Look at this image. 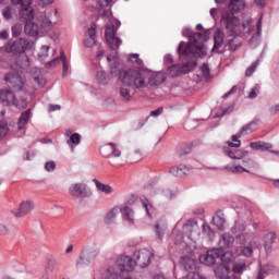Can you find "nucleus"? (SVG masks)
Segmentation results:
<instances>
[{"label": "nucleus", "instance_id": "f257e3e1", "mask_svg": "<svg viewBox=\"0 0 279 279\" xmlns=\"http://www.w3.org/2000/svg\"><path fill=\"white\" fill-rule=\"evenodd\" d=\"M220 25L231 33L225 45L228 51H236L243 45L241 34H250L252 32V20L241 24L239 17L234 16V12H225L221 16Z\"/></svg>", "mask_w": 279, "mask_h": 279}, {"label": "nucleus", "instance_id": "f03ea898", "mask_svg": "<svg viewBox=\"0 0 279 279\" xmlns=\"http://www.w3.org/2000/svg\"><path fill=\"white\" fill-rule=\"evenodd\" d=\"M182 34L190 38V43H180L178 48L179 56H201L204 51V44L201 40H206V36L202 35V33H193L189 28L183 29Z\"/></svg>", "mask_w": 279, "mask_h": 279}, {"label": "nucleus", "instance_id": "7ed1b4c3", "mask_svg": "<svg viewBox=\"0 0 279 279\" xmlns=\"http://www.w3.org/2000/svg\"><path fill=\"white\" fill-rule=\"evenodd\" d=\"M119 80L124 86H130L135 90H143L149 87V71L130 70L120 71Z\"/></svg>", "mask_w": 279, "mask_h": 279}, {"label": "nucleus", "instance_id": "20e7f679", "mask_svg": "<svg viewBox=\"0 0 279 279\" xmlns=\"http://www.w3.org/2000/svg\"><path fill=\"white\" fill-rule=\"evenodd\" d=\"M119 27H121V22L119 21L108 22L106 26L105 38L112 51H117V49H119V47H121V45L123 44L121 38L117 37V32L119 31Z\"/></svg>", "mask_w": 279, "mask_h": 279}, {"label": "nucleus", "instance_id": "39448f33", "mask_svg": "<svg viewBox=\"0 0 279 279\" xmlns=\"http://www.w3.org/2000/svg\"><path fill=\"white\" fill-rule=\"evenodd\" d=\"M217 258H220L222 263H230L232 260V255L223 253V248H214L208 251L206 255H201L199 263L210 267L217 262Z\"/></svg>", "mask_w": 279, "mask_h": 279}, {"label": "nucleus", "instance_id": "423d86ee", "mask_svg": "<svg viewBox=\"0 0 279 279\" xmlns=\"http://www.w3.org/2000/svg\"><path fill=\"white\" fill-rule=\"evenodd\" d=\"M99 247L97 246H84L81 251L78 260L76 262V267L89 265V263H93V260L99 256Z\"/></svg>", "mask_w": 279, "mask_h": 279}, {"label": "nucleus", "instance_id": "0eeeda50", "mask_svg": "<svg viewBox=\"0 0 279 279\" xmlns=\"http://www.w3.org/2000/svg\"><path fill=\"white\" fill-rule=\"evenodd\" d=\"M0 101H2V104H5V106H15V108H20L22 110L27 108V100H16V98L14 97V93H12V90L10 89L0 90Z\"/></svg>", "mask_w": 279, "mask_h": 279}, {"label": "nucleus", "instance_id": "6e6552de", "mask_svg": "<svg viewBox=\"0 0 279 279\" xmlns=\"http://www.w3.org/2000/svg\"><path fill=\"white\" fill-rule=\"evenodd\" d=\"M151 258H154V253L147 248H142L133 254L135 265L142 268L147 267L151 263Z\"/></svg>", "mask_w": 279, "mask_h": 279}, {"label": "nucleus", "instance_id": "1a4fd4ad", "mask_svg": "<svg viewBox=\"0 0 279 279\" xmlns=\"http://www.w3.org/2000/svg\"><path fill=\"white\" fill-rule=\"evenodd\" d=\"M257 125L255 122H252L241 129V131L236 135H232L231 141L227 142L229 147H241V136H245V134H252V132H256Z\"/></svg>", "mask_w": 279, "mask_h": 279}, {"label": "nucleus", "instance_id": "9d476101", "mask_svg": "<svg viewBox=\"0 0 279 279\" xmlns=\"http://www.w3.org/2000/svg\"><path fill=\"white\" fill-rule=\"evenodd\" d=\"M29 47V41L24 38H19L15 41H9L5 46L7 53H25V50Z\"/></svg>", "mask_w": 279, "mask_h": 279}, {"label": "nucleus", "instance_id": "9b49d317", "mask_svg": "<svg viewBox=\"0 0 279 279\" xmlns=\"http://www.w3.org/2000/svg\"><path fill=\"white\" fill-rule=\"evenodd\" d=\"M69 193L72 197H90V195H93V192H90L84 183L72 184L69 189Z\"/></svg>", "mask_w": 279, "mask_h": 279}, {"label": "nucleus", "instance_id": "f8f14e48", "mask_svg": "<svg viewBox=\"0 0 279 279\" xmlns=\"http://www.w3.org/2000/svg\"><path fill=\"white\" fill-rule=\"evenodd\" d=\"M193 69H195V63L193 62H187L183 65L181 64H177V65H172L168 69V73L169 75H171V77H178V75H181V73H191V71H193Z\"/></svg>", "mask_w": 279, "mask_h": 279}, {"label": "nucleus", "instance_id": "ddd939ff", "mask_svg": "<svg viewBox=\"0 0 279 279\" xmlns=\"http://www.w3.org/2000/svg\"><path fill=\"white\" fill-rule=\"evenodd\" d=\"M34 210V203L32 201H23L20 203L19 208H13L11 214L14 215L16 218L26 217Z\"/></svg>", "mask_w": 279, "mask_h": 279}, {"label": "nucleus", "instance_id": "4468645a", "mask_svg": "<svg viewBox=\"0 0 279 279\" xmlns=\"http://www.w3.org/2000/svg\"><path fill=\"white\" fill-rule=\"evenodd\" d=\"M4 80L11 84L12 88L15 90H23V86H25V81L19 74L9 73L5 75Z\"/></svg>", "mask_w": 279, "mask_h": 279}, {"label": "nucleus", "instance_id": "2eb2a0df", "mask_svg": "<svg viewBox=\"0 0 279 279\" xmlns=\"http://www.w3.org/2000/svg\"><path fill=\"white\" fill-rule=\"evenodd\" d=\"M117 265L120 271H132L134 266L136 265L135 262L130 256H121L117 260Z\"/></svg>", "mask_w": 279, "mask_h": 279}, {"label": "nucleus", "instance_id": "dca6fc26", "mask_svg": "<svg viewBox=\"0 0 279 279\" xmlns=\"http://www.w3.org/2000/svg\"><path fill=\"white\" fill-rule=\"evenodd\" d=\"M149 86H160L167 80V74L163 72H148Z\"/></svg>", "mask_w": 279, "mask_h": 279}, {"label": "nucleus", "instance_id": "f3484780", "mask_svg": "<svg viewBox=\"0 0 279 279\" xmlns=\"http://www.w3.org/2000/svg\"><path fill=\"white\" fill-rule=\"evenodd\" d=\"M183 232H185L189 239H193V236H197L199 234V227L197 226V222L190 220L183 227Z\"/></svg>", "mask_w": 279, "mask_h": 279}, {"label": "nucleus", "instance_id": "a211bd4d", "mask_svg": "<svg viewBox=\"0 0 279 279\" xmlns=\"http://www.w3.org/2000/svg\"><path fill=\"white\" fill-rule=\"evenodd\" d=\"M225 154H227V156H229V158H231L232 160H241V158H245L248 156V151L247 150H241V149H231L228 147L223 148Z\"/></svg>", "mask_w": 279, "mask_h": 279}, {"label": "nucleus", "instance_id": "6ab92c4d", "mask_svg": "<svg viewBox=\"0 0 279 279\" xmlns=\"http://www.w3.org/2000/svg\"><path fill=\"white\" fill-rule=\"evenodd\" d=\"M223 40H226V34H223V31L217 29L214 34V47L213 51H217V49H221L223 46Z\"/></svg>", "mask_w": 279, "mask_h": 279}, {"label": "nucleus", "instance_id": "aec40b11", "mask_svg": "<svg viewBox=\"0 0 279 279\" xmlns=\"http://www.w3.org/2000/svg\"><path fill=\"white\" fill-rule=\"evenodd\" d=\"M87 34L89 37L84 41L85 47H94V45H97V40L95 39L97 36V26H95V24L89 27Z\"/></svg>", "mask_w": 279, "mask_h": 279}, {"label": "nucleus", "instance_id": "412c9836", "mask_svg": "<svg viewBox=\"0 0 279 279\" xmlns=\"http://www.w3.org/2000/svg\"><path fill=\"white\" fill-rule=\"evenodd\" d=\"M171 175H174V178H182L184 175H187L189 168L184 165L173 166L170 169Z\"/></svg>", "mask_w": 279, "mask_h": 279}, {"label": "nucleus", "instance_id": "4be33fe9", "mask_svg": "<svg viewBox=\"0 0 279 279\" xmlns=\"http://www.w3.org/2000/svg\"><path fill=\"white\" fill-rule=\"evenodd\" d=\"M24 32L27 34V36L34 37L40 32V27L34 22H27L25 24Z\"/></svg>", "mask_w": 279, "mask_h": 279}, {"label": "nucleus", "instance_id": "5701e85b", "mask_svg": "<svg viewBox=\"0 0 279 279\" xmlns=\"http://www.w3.org/2000/svg\"><path fill=\"white\" fill-rule=\"evenodd\" d=\"M214 272L217 278L223 279L226 276H228V274H230V267H228L226 264H220L215 267Z\"/></svg>", "mask_w": 279, "mask_h": 279}, {"label": "nucleus", "instance_id": "b1692460", "mask_svg": "<svg viewBox=\"0 0 279 279\" xmlns=\"http://www.w3.org/2000/svg\"><path fill=\"white\" fill-rule=\"evenodd\" d=\"M225 169L230 173H251V171L244 168L243 166H239L234 163H229L228 166L225 167Z\"/></svg>", "mask_w": 279, "mask_h": 279}, {"label": "nucleus", "instance_id": "393cba45", "mask_svg": "<svg viewBox=\"0 0 279 279\" xmlns=\"http://www.w3.org/2000/svg\"><path fill=\"white\" fill-rule=\"evenodd\" d=\"M31 114H32V109H27L26 111L22 112L17 123L19 130H23V128L27 125V123L29 122Z\"/></svg>", "mask_w": 279, "mask_h": 279}, {"label": "nucleus", "instance_id": "a878e982", "mask_svg": "<svg viewBox=\"0 0 279 279\" xmlns=\"http://www.w3.org/2000/svg\"><path fill=\"white\" fill-rule=\"evenodd\" d=\"M250 147L252 149H260V151H267L268 149H271V147H274V145H271V143H267V142H252L250 144Z\"/></svg>", "mask_w": 279, "mask_h": 279}, {"label": "nucleus", "instance_id": "bb28decb", "mask_svg": "<svg viewBox=\"0 0 279 279\" xmlns=\"http://www.w3.org/2000/svg\"><path fill=\"white\" fill-rule=\"evenodd\" d=\"M274 271H276V266L267 264L266 266L260 268L257 275V279H265V276H269V274H274Z\"/></svg>", "mask_w": 279, "mask_h": 279}, {"label": "nucleus", "instance_id": "cd10ccee", "mask_svg": "<svg viewBox=\"0 0 279 279\" xmlns=\"http://www.w3.org/2000/svg\"><path fill=\"white\" fill-rule=\"evenodd\" d=\"M167 231V222L161 220L155 225V232L158 239L162 241V236H165V232Z\"/></svg>", "mask_w": 279, "mask_h": 279}, {"label": "nucleus", "instance_id": "c85d7f7f", "mask_svg": "<svg viewBox=\"0 0 279 279\" xmlns=\"http://www.w3.org/2000/svg\"><path fill=\"white\" fill-rule=\"evenodd\" d=\"M94 184H95L96 189L98 191H100V193H106V195L112 194V186H110L108 184H104V183L99 182V180H96V179H94Z\"/></svg>", "mask_w": 279, "mask_h": 279}, {"label": "nucleus", "instance_id": "c756f323", "mask_svg": "<svg viewBox=\"0 0 279 279\" xmlns=\"http://www.w3.org/2000/svg\"><path fill=\"white\" fill-rule=\"evenodd\" d=\"M80 143H82V136L80 135V133L72 134L68 140V145L70 146L71 151H75L74 145H80Z\"/></svg>", "mask_w": 279, "mask_h": 279}, {"label": "nucleus", "instance_id": "7c9ffc66", "mask_svg": "<svg viewBox=\"0 0 279 279\" xmlns=\"http://www.w3.org/2000/svg\"><path fill=\"white\" fill-rule=\"evenodd\" d=\"M244 8L245 2L243 0H231L229 3V10H232V12H241Z\"/></svg>", "mask_w": 279, "mask_h": 279}, {"label": "nucleus", "instance_id": "2f4dec72", "mask_svg": "<svg viewBox=\"0 0 279 279\" xmlns=\"http://www.w3.org/2000/svg\"><path fill=\"white\" fill-rule=\"evenodd\" d=\"M234 243V236L230 235L229 233H223L220 239V245L222 247H232Z\"/></svg>", "mask_w": 279, "mask_h": 279}, {"label": "nucleus", "instance_id": "473e14b6", "mask_svg": "<svg viewBox=\"0 0 279 279\" xmlns=\"http://www.w3.org/2000/svg\"><path fill=\"white\" fill-rule=\"evenodd\" d=\"M244 169H247V171H256L258 170V163L256 161H254V159L248 158L243 160V166Z\"/></svg>", "mask_w": 279, "mask_h": 279}, {"label": "nucleus", "instance_id": "72a5a7b5", "mask_svg": "<svg viewBox=\"0 0 279 279\" xmlns=\"http://www.w3.org/2000/svg\"><path fill=\"white\" fill-rule=\"evenodd\" d=\"M117 215H119V208H112L109 213H107L105 223H112L114 219H117Z\"/></svg>", "mask_w": 279, "mask_h": 279}, {"label": "nucleus", "instance_id": "f704fd0d", "mask_svg": "<svg viewBox=\"0 0 279 279\" xmlns=\"http://www.w3.org/2000/svg\"><path fill=\"white\" fill-rule=\"evenodd\" d=\"M274 241H276V233L269 232L268 234H266V236H265L266 252H269V250H271V244L274 243Z\"/></svg>", "mask_w": 279, "mask_h": 279}, {"label": "nucleus", "instance_id": "c9c22d12", "mask_svg": "<svg viewBox=\"0 0 279 279\" xmlns=\"http://www.w3.org/2000/svg\"><path fill=\"white\" fill-rule=\"evenodd\" d=\"M254 251L252 250L251 246H241L240 248L236 250L238 256H245L246 258H250Z\"/></svg>", "mask_w": 279, "mask_h": 279}, {"label": "nucleus", "instance_id": "e433bc0d", "mask_svg": "<svg viewBox=\"0 0 279 279\" xmlns=\"http://www.w3.org/2000/svg\"><path fill=\"white\" fill-rule=\"evenodd\" d=\"M41 29L44 32H51L53 29V22L49 17L45 16L41 19Z\"/></svg>", "mask_w": 279, "mask_h": 279}, {"label": "nucleus", "instance_id": "4c0bfd02", "mask_svg": "<svg viewBox=\"0 0 279 279\" xmlns=\"http://www.w3.org/2000/svg\"><path fill=\"white\" fill-rule=\"evenodd\" d=\"M100 154L104 158H110L112 156V143L101 146Z\"/></svg>", "mask_w": 279, "mask_h": 279}, {"label": "nucleus", "instance_id": "58836bf2", "mask_svg": "<svg viewBox=\"0 0 279 279\" xmlns=\"http://www.w3.org/2000/svg\"><path fill=\"white\" fill-rule=\"evenodd\" d=\"M119 276V272L114 269V267H109L104 274L102 279H116Z\"/></svg>", "mask_w": 279, "mask_h": 279}, {"label": "nucleus", "instance_id": "ea45409f", "mask_svg": "<svg viewBox=\"0 0 279 279\" xmlns=\"http://www.w3.org/2000/svg\"><path fill=\"white\" fill-rule=\"evenodd\" d=\"M20 14L26 21H32V19H34V10H32L31 8H22Z\"/></svg>", "mask_w": 279, "mask_h": 279}, {"label": "nucleus", "instance_id": "a19ab883", "mask_svg": "<svg viewBox=\"0 0 279 279\" xmlns=\"http://www.w3.org/2000/svg\"><path fill=\"white\" fill-rule=\"evenodd\" d=\"M245 262H238L233 265L232 271L233 274H242L246 269Z\"/></svg>", "mask_w": 279, "mask_h": 279}, {"label": "nucleus", "instance_id": "79ce46f5", "mask_svg": "<svg viewBox=\"0 0 279 279\" xmlns=\"http://www.w3.org/2000/svg\"><path fill=\"white\" fill-rule=\"evenodd\" d=\"M183 265H184V269H186V271H192V269H195V259L184 257Z\"/></svg>", "mask_w": 279, "mask_h": 279}, {"label": "nucleus", "instance_id": "37998d69", "mask_svg": "<svg viewBox=\"0 0 279 279\" xmlns=\"http://www.w3.org/2000/svg\"><path fill=\"white\" fill-rule=\"evenodd\" d=\"M121 213L128 221H134V210L129 207H124L123 209H121Z\"/></svg>", "mask_w": 279, "mask_h": 279}, {"label": "nucleus", "instance_id": "c03bdc74", "mask_svg": "<svg viewBox=\"0 0 279 279\" xmlns=\"http://www.w3.org/2000/svg\"><path fill=\"white\" fill-rule=\"evenodd\" d=\"M13 14H14V9L12 7H5L2 10V15H3V19H5V21H10Z\"/></svg>", "mask_w": 279, "mask_h": 279}, {"label": "nucleus", "instance_id": "a18cd8bd", "mask_svg": "<svg viewBox=\"0 0 279 279\" xmlns=\"http://www.w3.org/2000/svg\"><path fill=\"white\" fill-rule=\"evenodd\" d=\"M21 34H23V25L21 24H15L13 27H12V36L14 38H19V36H21Z\"/></svg>", "mask_w": 279, "mask_h": 279}, {"label": "nucleus", "instance_id": "49530a36", "mask_svg": "<svg viewBox=\"0 0 279 279\" xmlns=\"http://www.w3.org/2000/svg\"><path fill=\"white\" fill-rule=\"evenodd\" d=\"M8 234H10V227L0 221V236H8Z\"/></svg>", "mask_w": 279, "mask_h": 279}, {"label": "nucleus", "instance_id": "de8ad7c7", "mask_svg": "<svg viewBox=\"0 0 279 279\" xmlns=\"http://www.w3.org/2000/svg\"><path fill=\"white\" fill-rule=\"evenodd\" d=\"M111 156L113 158H121V148H119V146L114 143H112L111 146Z\"/></svg>", "mask_w": 279, "mask_h": 279}, {"label": "nucleus", "instance_id": "09e8293b", "mask_svg": "<svg viewBox=\"0 0 279 279\" xmlns=\"http://www.w3.org/2000/svg\"><path fill=\"white\" fill-rule=\"evenodd\" d=\"M120 95L124 99V101H130V99H132V95H130V90L125 87L120 88Z\"/></svg>", "mask_w": 279, "mask_h": 279}, {"label": "nucleus", "instance_id": "8fccbe9b", "mask_svg": "<svg viewBox=\"0 0 279 279\" xmlns=\"http://www.w3.org/2000/svg\"><path fill=\"white\" fill-rule=\"evenodd\" d=\"M60 58L63 64V75H66V73H69V61H66V56H64V52H61Z\"/></svg>", "mask_w": 279, "mask_h": 279}, {"label": "nucleus", "instance_id": "3c124183", "mask_svg": "<svg viewBox=\"0 0 279 279\" xmlns=\"http://www.w3.org/2000/svg\"><path fill=\"white\" fill-rule=\"evenodd\" d=\"M97 80L100 84H108V75L104 71L97 73Z\"/></svg>", "mask_w": 279, "mask_h": 279}, {"label": "nucleus", "instance_id": "603ef678", "mask_svg": "<svg viewBox=\"0 0 279 279\" xmlns=\"http://www.w3.org/2000/svg\"><path fill=\"white\" fill-rule=\"evenodd\" d=\"M214 223L217 226L218 230H225L226 228V220H223L221 217L214 219Z\"/></svg>", "mask_w": 279, "mask_h": 279}, {"label": "nucleus", "instance_id": "864d4df0", "mask_svg": "<svg viewBox=\"0 0 279 279\" xmlns=\"http://www.w3.org/2000/svg\"><path fill=\"white\" fill-rule=\"evenodd\" d=\"M8 134V123L0 121V141Z\"/></svg>", "mask_w": 279, "mask_h": 279}, {"label": "nucleus", "instance_id": "5fc2aeb1", "mask_svg": "<svg viewBox=\"0 0 279 279\" xmlns=\"http://www.w3.org/2000/svg\"><path fill=\"white\" fill-rule=\"evenodd\" d=\"M201 71L203 73V77H205V80H208L210 77V68H208V64H203L201 68Z\"/></svg>", "mask_w": 279, "mask_h": 279}, {"label": "nucleus", "instance_id": "6e6d98bb", "mask_svg": "<svg viewBox=\"0 0 279 279\" xmlns=\"http://www.w3.org/2000/svg\"><path fill=\"white\" fill-rule=\"evenodd\" d=\"M256 66H258V61L253 63L245 72L246 77H252L254 71H256Z\"/></svg>", "mask_w": 279, "mask_h": 279}, {"label": "nucleus", "instance_id": "4d7b16f0", "mask_svg": "<svg viewBox=\"0 0 279 279\" xmlns=\"http://www.w3.org/2000/svg\"><path fill=\"white\" fill-rule=\"evenodd\" d=\"M259 93H260V87L252 88L250 94H248V99H256V97H258Z\"/></svg>", "mask_w": 279, "mask_h": 279}, {"label": "nucleus", "instance_id": "13d9d810", "mask_svg": "<svg viewBox=\"0 0 279 279\" xmlns=\"http://www.w3.org/2000/svg\"><path fill=\"white\" fill-rule=\"evenodd\" d=\"M143 207L145 208L148 216H150L151 213H154V206H151V204H149V201L143 202Z\"/></svg>", "mask_w": 279, "mask_h": 279}, {"label": "nucleus", "instance_id": "bf43d9fd", "mask_svg": "<svg viewBox=\"0 0 279 279\" xmlns=\"http://www.w3.org/2000/svg\"><path fill=\"white\" fill-rule=\"evenodd\" d=\"M62 58L58 57L56 59H53L52 61H49L46 63V69H51V66H58V64H60V60Z\"/></svg>", "mask_w": 279, "mask_h": 279}, {"label": "nucleus", "instance_id": "052dcab7", "mask_svg": "<svg viewBox=\"0 0 279 279\" xmlns=\"http://www.w3.org/2000/svg\"><path fill=\"white\" fill-rule=\"evenodd\" d=\"M46 171H54L56 170V162L53 161H48L45 165Z\"/></svg>", "mask_w": 279, "mask_h": 279}, {"label": "nucleus", "instance_id": "680f3d73", "mask_svg": "<svg viewBox=\"0 0 279 279\" xmlns=\"http://www.w3.org/2000/svg\"><path fill=\"white\" fill-rule=\"evenodd\" d=\"M163 111H165V108L160 107L157 110L151 111L150 117H160V114H162Z\"/></svg>", "mask_w": 279, "mask_h": 279}, {"label": "nucleus", "instance_id": "e2e57ef3", "mask_svg": "<svg viewBox=\"0 0 279 279\" xmlns=\"http://www.w3.org/2000/svg\"><path fill=\"white\" fill-rule=\"evenodd\" d=\"M49 49H50V47L49 46H43L41 47V51H43V54H39L38 57L39 58H47V53L49 52Z\"/></svg>", "mask_w": 279, "mask_h": 279}, {"label": "nucleus", "instance_id": "0e129e2a", "mask_svg": "<svg viewBox=\"0 0 279 279\" xmlns=\"http://www.w3.org/2000/svg\"><path fill=\"white\" fill-rule=\"evenodd\" d=\"M262 33H263V19L259 17L257 22V36H260Z\"/></svg>", "mask_w": 279, "mask_h": 279}, {"label": "nucleus", "instance_id": "69168bd1", "mask_svg": "<svg viewBox=\"0 0 279 279\" xmlns=\"http://www.w3.org/2000/svg\"><path fill=\"white\" fill-rule=\"evenodd\" d=\"M232 110H234V106H229L226 109H222V112L220 113V117H223L225 114H230V112H232Z\"/></svg>", "mask_w": 279, "mask_h": 279}, {"label": "nucleus", "instance_id": "338daca9", "mask_svg": "<svg viewBox=\"0 0 279 279\" xmlns=\"http://www.w3.org/2000/svg\"><path fill=\"white\" fill-rule=\"evenodd\" d=\"M20 5H22V8H29L32 5V0H21Z\"/></svg>", "mask_w": 279, "mask_h": 279}, {"label": "nucleus", "instance_id": "774afa93", "mask_svg": "<svg viewBox=\"0 0 279 279\" xmlns=\"http://www.w3.org/2000/svg\"><path fill=\"white\" fill-rule=\"evenodd\" d=\"M269 112H270V114H278V112H279V104L270 107Z\"/></svg>", "mask_w": 279, "mask_h": 279}]
</instances>
